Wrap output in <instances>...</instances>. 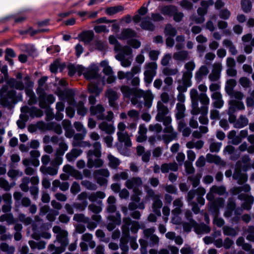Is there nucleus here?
I'll return each instance as SVG.
<instances>
[{"label":"nucleus","mask_w":254,"mask_h":254,"mask_svg":"<svg viewBox=\"0 0 254 254\" xmlns=\"http://www.w3.org/2000/svg\"><path fill=\"white\" fill-rule=\"evenodd\" d=\"M170 111L168 108L161 101H158L157 104V114L155 119L157 121L162 122L164 126L169 125L172 122L171 117L168 114Z\"/></svg>","instance_id":"f257e3e1"},{"label":"nucleus","mask_w":254,"mask_h":254,"mask_svg":"<svg viewBox=\"0 0 254 254\" xmlns=\"http://www.w3.org/2000/svg\"><path fill=\"white\" fill-rule=\"evenodd\" d=\"M53 231L57 234V240L61 244V248L56 249V252L52 254H60L64 251L63 248L68 244L67 232L57 226L53 227Z\"/></svg>","instance_id":"f03ea898"},{"label":"nucleus","mask_w":254,"mask_h":254,"mask_svg":"<svg viewBox=\"0 0 254 254\" xmlns=\"http://www.w3.org/2000/svg\"><path fill=\"white\" fill-rule=\"evenodd\" d=\"M16 92L13 90L8 91V86H3L0 90V103L2 106H9L14 101Z\"/></svg>","instance_id":"7ed1b4c3"},{"label":"nucleus","mask_w":254,"mask_h":254,"mask_svg":"<svg viewBox=\"0 0 254 254\" xmlns=\"http://www.w3.org/2000/svg\"><path fill=\"white\" fill-rule=\"evenodd\" d=\"M77 70L79 75L82 74L88 80L96 78L98 76L99 68L96 65H92L86 68L82 66H78Z\"/></svg>","instance_id":"20e7f679"},{"label":"nucleus","mask_w":254,"mask_h":254,"mask_svg":"<svg viewBox=\"0 0 254 254\" xmlns=\"http://www.w3.org/2000/svg\"><path fill=\"white\" fill-rule=\"evenodd\" d=\"M229 107L228 114L229 115V121L231 123H235L236 117L233 114L237 108L238 110H244L245 106L242 102L235 100H231L229 102Z\"/></svg>","instance_id":"39448f33"},{"label":"nucleus","mask_w":254,"mask_h":254,"mask_svg":"<svg viewBox=\"0 0 254 254\" xmlns=\"http://www.w3.org/2000/svg\"><path fill=\"white\" fill-rule=\"evenodd\" d=\"M142 180L139 177H134L128 179L125 182L126 187L128 189H132L134 193L141 194L142 192L139 189L138 187H141Z\"/></svg>","instance_id":"423d86ee"},{"label":"nucleus","mask_w":254,"mask_h":254,"mask_svg":"<svg viewBox=\"0 0 254 254\" xmlns=\"http://www.w3.org/2000/svg\"><path fill=\"white\" fill-rule=\"evenodd\" d=\"M192 76V73L190 71H185L183 72L182 79L178 80L179 85L177 89L179 92H186L187 88L191 86Z\"/></svg>","instance_id":"0eeeda50"},{"label":"nucleus","mask_w":254,"mask_h":254,"mask_svg":"<svg viewBox=\"0 0 254 254\" xmlns=\"http://www.w3.org/2000/svg\"><path fill=\"white\" fill-rule=\"evenodd\" d=\"M136 96L138 97H143L144 99V105L150 108L152 105L154 96L150 90L143 91L142 90H136Z\"/></svg>","instance_id":"6e6552de"},{"label":"nucleus","mask_w":254,"mask_h":254,"mask_svg":"<svg viewBox=\"0 0 254 254\" xmlns=\"http://www.w3.org/2000/svg\"><path fill=\"white\" fill-rule=\"evenodd\" d=\"M222 69V65L220 63H215L212 65L211 72L208 76V78L211 81H217L221 76V72Z\"/></svg>","instance_id":"1a4fd4ad"},{"label":"nucleus","mask_w":254,"mask_h":254,"mask_svg":"<svg viewBox=\"0 0 254 254\" xmlns=\"http://www.w3.org/2000/svg\"><path fill=\"white\" fill-rule=\"evenodd\" d=\"M226 192V189L224 186H213L210 189L208 193L206 195V198L209 201L214 200V193H217L220 195H223Z\"/></svg>","instance_id":"9d476101"},{"label":"nucleus","mask_w":254,"mask_h":254,"mask_svg":"<svg viewBox=\"0 0 254 254\" xmlns=\"http://www.w3.org/2000/svg\"><path fill=\"white\" fill-rule=\"evenodd\" d=\"M39 106L43 109L47 108L48 105L55 101V98L52 95H46L41 93L39 97Z\"/></svg>","instance_id":"9b49d317"},{"label":"nucleus","mask_w":254,"mask_h":254,"mask_svg":"<svg viewBox=\"0 0 254 254\" xmlns=\"http://www.w3.org/2000/svg\"><path fill=\"white\" fill-rule=\"evenodd\" d=\"M21 111L23 113H28L33 118L40 117L43 115L42 111L35 107L29 108L25 106L21 108Z\"/></svg>","instance_id":"f8f14e48"},{"label":"nucleus","mask_w":254,"mask_h":254,"mask_svg":"<svg viewBox=\"0 0 254 254\" xmlns=\"http://www.w3.org/2000/svg\"><path fill=\"white\" fill-rule=\"evenodd\" d=\"M124 225L122 227L123 233L126 235L125 238L121 239V245L127 244V238L129 235L128 226L131 224V220L129 218H125L123 219Z\"/></svg>","instance_id":"ddd939ff"},{"label":"nucleus","mask_w":254,"mask_h":254,"mask_svg":"<svg viewBox=\"0 0 254 254\" xmlns=\"http://www.w3.org/2000/svg\"><path fill=\"white\" fill-rule=\"evenodd\" d=\"M165 126L166 127L164 129V131L166 133H171L170 135H164L163 136V139H164L165 142L168 144L171 140L176 138L177 134L176 132L174 131V129L173 127L170 126V124Z\"/></svg>","instance_id":"4468645a"},{"label":"nucleus","mask_w":254,"mask_h":254,"mask_svg":"<svg viewBox=\"0 0 254 254\" xmlns=\"http://www.w3.org/2000/svg\"><path fill=\"white\" fill-rule=\"evenodd\" d=\"M108 220L110 222L108 224L107 228L109 231H112L116 225L121 224V215L119 213H117L116 216L110 215L108 217Z\"/></svg>","instance_id":"2eb2a0df"},{"label":"nucleus","mask_w":254,"mask_h":254,"mask_svg":"<svg viewBox=\"0 0 254 254\" xmlns=\"http://www.w3.org/2000/svg\"><path fill=\"white\" fill-rule=\"evenodd\" d=\"M91 114L96 116L97 118L100 120L105 119L104 112L105 109L101 105H97L96 106H91L90 107Z\"/></svg>","instance_id":"dca6fc26"},{"label":"nucleus","mask_w":254,"mask_h":254,"mask_svg":"<svg viewBox=\"0 0 254 254\" xmlns=\"http://www.w3.org/2000/svg\"><path fill=\"white\" fill-rule=\"evenodd\" d=\"M106 96L108 97L109 104L112 107H115V101L119 98V95L116 91L112 88H109L105 93Z\"/></svg>","instance_id":"f3484780"},{"label":"nucleus","mask_w":254,"mask_h":254,"mask_svg":"<svg viewBox=\"0 0 254 254\" xmlns=\"http://www.w3.org/2000/svg\"><path fill=\"white\" fill-rule=\"evenodd\" d=\"M211 98L214 100L213 105L215 108L220 109L222 107L224 101L222 99V96L219 92H214L211 95Z\"/></svg>","instance_id":"a211bd4d"},{"label":"nucleus","mask_w":254,"mask_h":254,"mask_svg":"<svg viewBox=\"0 0 254 254\" xmlns=\"http://www.w3.org/2000/svg\"><path fill=\"white\" fill-rule=\"evenodd\" d=\"M117 135L119 142L124 143V145L127 147H130L131 146L130 136L127 132L117 133Z\"/></svg>","instance_id":"6ab92c4d"},{"label":"nucleus","mask_w":254,"mask_h":254,"mask_svg":"<svg viewBox=\"0 0 254 254\" xmlns=\"http://www.w3.org/2000/svg\"><path fill=\"white\" fill-rule=\"evenodd\" d=\"M147 128L144 124L139 125L138 131V135L136 137V141L138 142H142L147 139L146 133Z\"/></svg>","instance_id":"aec40b11"},{"label":"nucleus","mask_w":254,"mask_h":254,"mask_svg":"<svg viewBox=\"0 0 254 254\" xmlns=\"http://www.w3.org/2000/svg\"><path fill=\"white\" fill-rule=\"evenodd\" d=\"M136 36V32L133 30L127 28L122 30L121 33L118 36V38L121 40H126L135 37Z\"/></svg>","instance_id":"412c9836"},{"label":"nucleus","mask_w":254,"mask_h":254,"mask_svg":"<svg viewBox=\"0 0 254 254\" xmlns=\"http://www.w3.org/2000/svg\"><path fill=\"white\" fill-rule=\"evenodd\" d=\"M175 208L172 210V213L174 215H178L182 213L181 208L183 206V202L181 198H177L173 202Z\"/></svg>","instance_id":"4be33fe9"},{"label":"nucleus","mask_w":254,"mask_h":254,"mask_svg":"<svg viewBox=\"0 0 254 254\" xmlns=\"http://www.w3.org/2000/svg\"><path fill=\"white\" fill-rule=\"evenodd\" d=\"M178 169V164L175 162L170 163H164L161 166V171L163 173H168L169 171H177Z\"/></svg>","instance_id":"5701e85b"},{"label":"nucleus","mask_w":254,"mask_h":254,"mask_svg":"<svg viewBox=\"0 0 254 254\" xmlns=\"http://www.w3.org/2000/svg\"><path fill=\"white\" fill-rule=\"evenodd\" d=\"M208 72V67L205 65H202L195 72V78L198 81H200L204 76L207 75Z\"/></svg>","instance_id":"b1692460"},{"label":"nucleus","mask_w":254,"mask_h":254,"mask_svg":"<svg viewBox=\"0 0 254 254\" xmlns=\"http://www.w3.org/2000/svg\"><path fill=\"white\" fill-rule=\"evenodd\" d=\"M233 177L234 179L238 180V183L239 184H243L247 181L248 179L247 176L246 174H241L240 173V169L239 167L236 169Z\"/></svg>","instance_id":"393cba45"},{"label":"nucleus","mask_w":254,"mask_h":254,"mask_svg":"<svg viewBox=\"0 0 254 254\" xmlns=\"http://www.w3.org/2000/svg\"><path fill=\"white\" fill-rule=\"evenodd\" d=\"M159 10L163 14L169 16L173 15L177 11L176 7L173 5L163 6L161 7Z\"/></svg>","instance_id":"a878e982"},{"label":"nucleus","mask_w":254,"mask_h":254,"mask_svg":"<svg viewBox=\"0 0 254 254\" xmlns=\"http://www.w3.org/2000/svg\"><path fill=\"white\" fill-rule=\"evenodd\" d=\"M99 128L106 133L111 134L115 131V127L112 124L103 122L99 125Z\"/></svg>","instance_id":"bb28decb"},{"label":"nucleus","mask_w":254,"mask_h":254,"mask_svg":"<svg viewBox=\"0 0 254 254\" xmlns=\"http://www.w3.org/2000/svg\"><path fill=\"white\" fill-rule=\"evenodd\" d=\"M82 152V150L80 149L73 148L66 154V158L68 161H74L78 156H79Z\"/></svg>","instance_id":"cd10ccee"},{"label":"nucleus","mask_w":254,"mask_h":254,"mask_svg":"<svg viewBox=\"0 0 254 254\" xmlns=\"http://www.w3.org/2000/svg\"><path fill=\"white\" fill-rule=\"evenodd\" d=\"M213 3L212 0H209L207 1H202L201 2V7L198 8L197 13L198 15L201 16H203L207 12V8L209 5H211Z\"/></svg>","instance_id":"c85d7f7f"},{"label":"nucleus","mask_w":254,"mask_h":254,"mask_svg":"<svg viewBox=\"0 0 254 254\" xmlns=\"http://www.w3.org/2000/svg\"><path fill=\"white\" fill-rule=\"evenodd\" d=\"M7 83L11 87L16 89L22 90L24 89V85L21 81L16 80L14 78H12L10 79Z\"/></svg>","instance_id":"c756f323"},{"label":"nucleus","mask_w":254,"mask_h":254,"mask_svg":"<svg viewBox=\"0 0 254 254\" xmlns=\"http://www.w3.org/2000/svg\"><path fill=\"white\" fill-rule=\"evenodd\" d=\"M94 33L92 31H86L83 32L79 35L81 40L86 43H88L93 38Z\"/></svg>","instance_id":"7c9ffc66"},{"label":"nucleus","mask_w":254,"mask_h":254,"mask_svg":"<svg viewBox=\"0 0 254 254\" xmlns=\"http://www.w3.org/2000/svg\"><path fill=\"white\" fill-rule=\"evenodd\" d=\"M141 20L140 26L142 28L147 30H153L154 29V25L150 21L149 17L143 18Z\"/></svg>","instance_id":"2f4dec72"},{"label":"nucleus","mask_w":254,"mask_h":254,"mask_svg":"<svg viewBox=\"0 0 254 254\" xmlns=\"http://www.w3.org/2000/svg\"><path fill=\"white\" fill-rule=\"evenodd\" d=\"M236 208V204L233 200L230 199L228 200L226 210L224 215L226 217H230L232 216L233 210Z\"/></svg>","instance_id":"473e14b6"},{"label":"nucleus","mask_w":254,"mask_h":254,"mask_svg":"<svg viewBox=\"0 0 254 254\" xmlns=\"http://www.w3.org/2000/svg\"><path fill=\"white\" fill-rule=\"evenodd\" d=\"M206 157V160L208 162L214 163L216 164L222 165H225V163L218 156L213 155L211 154H207Z\"/></svg>","instance_id":"72a5a7b5"},{"label":"nucleus","mask_w":254,"mask_h":254,"mask_svg":"<svg viewBox=\"0 0 254 254\" xmlns=\"http://www.w3.org/2000/svg\"><path fill=\"white\" fill-rule=\"evenodd\" d=\"M208 107L202 106L201 107V116L199 117L198 120L199 122L203 125H207L208 123V119L206 116L208 113Z\"/></svg>","instance_id":"f704fd0d"},{"label":"nucleus","mask_w":254,"mask_h":254,"mask_svg":"<svg viewBox=\"0 0 254 254\" xmlns=\"http://www.w3.org/2000/svg\"><path fill=\"white\" fill-rule=\"evenodd\" d=\"M107 157L109 160L108 165L110 167L116 169L119 166L120 164V161L118 158L115 157L111 154H109Z\"/></svg>","instance_id":"c9c22d12"},{"label":"nucleus","mask_w":254,"mask_h":254,"mask_svg":"<svg viewBox=\"0 0 254 254\" xmlns=\"http://www.w3.org/2000/svg\"><path fill=\"white\" fill-rule=\"evenodd\" d=\"M239 198L241 199L246 200L245 204L243 205V207L246 209H249L251 208V204L254 202V197L252 196H247L245 194H241L239 196Z\"/></svg>","instance_id":"e433bc0d"},{"label":"nucleus","mask_w":254,"mask_h":254,"mask_svg":"<svg viewBox=\"0 0 254 254\" xmlns=\"http://www.w3.org/2000/svg\"><path fill=\"white\" fill-rule=\"evenodd\" d=\"M173 59L177 61H185L189 59V53L186 51L175 52L173 54Z\"/></svg>","instance_id":"4c0bfd02"},{"label":"nucleus","mask_w":254,"mask_h":254,"mask_svg":"<svg viewBox=\"0 0 254 254\" xmlns=\"http://www.w3.org/2000/svg\"><path fill=\"white\" fill-rule=\"evenodd\" d=\"M237 84L236 81L234 79H230L227 81L225 86V91L229 95L233 93V89Z\"/></svg>","instance_id":"58836bf2"},{"label":"nucleus","mask_w":254,"mask_h":254,"mask_svg":"<svg viewBox=\"0 0 254 254\" xmlns=\"http://www.w3.org/2000/svg\"><path fill=\"white\" fill-rule=\"evenodd\" d=\"M162 202L160 199V197L157 198L153 199V203L152 205V208L153 211L158 216H161V212L159 209L162 206Z\"/></svg>","instance_id":"ea45409f"},{"label":"nucleus","mask_w":254,"mask_h":254,"mask_svg":"<svg viewBox=\"0 0 254 254\" xmlns=\"http://www.w3.org/2000/svg\"><path fill=\"white\" fill-rule=\"evenodd\" d=\"M248 124V119L244 116L241 115L234 124V127L236 128H242L246 126Z\"/></svg>","instance_id":"a19ab883"},{"label":"nucleus","mask_w":254,"mask_h":254,"mask_svg":"<svg viewBox=\"0 0 254 254\" xmlns=\"http://www.w3.org/2000/svg\"><path fill=\"white\" fill-rule=\"evenodd\" d=\"M147 8L144 6H142L138 10V14L135 15L133 17V20L136 23L139 22L142 19V16L144 15L147 12Z\"/></svg>","instance_id":"79ce46f5"},{"label":"nucleus","mask_w":254,"mask_h":254,"mask_svg":"<svg viewBox=\"0 0 254 254\" xmlns=\"http://www.w3.org/2000/svg\"><path fill=\"white\" fill-rule=\"evenodd\" d=\"M121 91L125 97L128 98L131 95H135L136 93V90L135 91L132 89L130 88L127 86H123L121 87Z\"/></svg>","instance_id":"37998d69"},{"label":"nucleus","mask_w":254,"mask_h":254,"mask_svg":"<svg viewBox=\"0 0 254 254\" xmlns=\"http://www.w3.org/2000/svg\"><path fill=\"white\" fill-rule=\"evenodd\" d=\"M176 107L177 113L176 117L177 119H181L185 116V106L183 103H177Z\"/></svg>","instance_id":"c03bdc74"},{"label":"nucleus","mask_w":254,"mask_h":254,"mask_svg":"<svg viewBox=\"0 0 254 254\" xmlns=\"http://www.w3.org/2000/svg\"><path fill=\"white\" fill-rule=\"evenodd\" d=\"M6 221L9 225L12 224L15 222L13 215L11 213H6L1 215L0 216V222Z\"/></svg>","instance_id":"a18cd8bd"},{"label":"nucleus","mask_w":254,"mask_h":254,"mask_svg":"<svg viewBox=\"0 0 254 254\" xmlns=\"http://www.w3.org/2000/svg\"><path fill=\"white\" fill-rule=\"evenodd\" d=\"M103 164V161L100 159L97 158L94 161L91 158H89L87 162V166L89 168H92L93 166L96 167H100Z\"/></svg>","instance_id":"49530a36"},{"label":"nucleus","mask_w":254,"mask_h":254,"mask_svg":"<svg viewBox=\"0 0 254 254\" xmlns=\"http://www.w3.org/2000/svg\"><path fill=\"white\" fill-rule=\"evenodd\" d=\"M223 233L227 236H235L239 231L237 228H233L229 226H224L223 228Z\"/></svg>","instance_id":"de8ad7c7"},{"label":"nucleus","mask_w":254,"mask_h":254,"mask_svg":"<svg viewBox=\"0 0 254 254\" xmlns=\"http://www.w3.org/2000/svg\"><path fill=\"white\" fill-rule=\"evenodd\" d=\"M123 10V7L121 5H118L116 6L107 7L105 9V12L108 15H112L122 11Z\"/></svg>","instance_id":"09e8293b"},{"label":"nucleus","mask_w":254,"mask_h":254,"mask_svg":"<svg viewBox=\"0 0 254 254\" xmlns=\"http://www.w3.org/2000/svg\"><path fill=\"white\" fill-rule=\"evenodd\" d=\"M32 249H38V250H42L45 248L46 243L44 241H40L36 243L33 241H29L28 242Z\"/></svg>","instance_id":"8fccbe9b"},{"label":"nucleus","mask_w":254,"mask_h":254,"mask_svg":"<svg viewBox=\"0 0 254 254\" xmlns=\"http://www.w3.org/2000/svg\"><path fill=\"white\" fill-rule=\"evenodd\" d=\"M1 250L7 254H13L15 251V248L13 246H9L7 244L2 243L0 244Z\"/></svg>","instance_id":"3c124183"},{"label":"nucleus","mask_w":254,"mask_h":254,"mask_svg":"<svg viewBox=\"0 0 254 254\" xmlns=\"http://www.w3.org/2000/svg\"><path fill=\"white\" fill-rule=\"evenodd\" d=\"M210 203V204L214 206L215 210L217 211L219 207L222 208L224 206L225 200L223 198H218Z\"/></svg>","instance_id":"603ef678"},{"label":"nucleus","mask_w":254,"mask_h":254,"mask_svg":"<svg viewBox=\"0 0 254 254\" xmlns=\"http://www.w3.org/2000/svg\"><path fill=\"white\" fill-rule=\"evenodd\" d=\"M116 59L121 62V64L124 67H128L130 66L131 62L128 59H126L124 58L122 54L120 53L116 56Z\"/></svg>","instance_id":"864d4df0"},{"label":"nucleus","mask_w":254,"mask_h":254,"mask_svg":"<svg viewBox=\"0 0 254 254\" xmlns=\"http://www.w3.org/2000/svg\"><path fill=\"white\" fill-rule=\"evenodd\" d=\"M146 70L147 72H150L153 75H156V69L157 68V65L156 63H149L145 64V65Z\"/></svg>","instance_id":"5fc2aeb1"},{"label":"nucleus","mask_w":254,"mask_h":254,"mask_svg":"<svg viewBox=\"0 0 254 254\" xmlns=\"http://www.w3.org/2000/svg\"><path fill=\"white\" fill-rule=\"evenodd\" d=\"M101 66L103 67V72L107 75L112 74L113 72L110 66L108 64L107 61H103L100 63Z\"/></svg>","instance_id":"6e6d98bb"},{"label":"nucleus","mask_w":254,"mask_h":254,"mask_svg":"<svg viewBox=\"0 0 254 254\" xmlns=\"http://www.w3.org/2000/svg\"><path fill=\"white\" fill-rule=\"evenodd\" d=\"M37 127L38 129L43 131L51 130L52 128V123L46 124L43 122H39L37 123Z\"/></svg>","instance_id":"4d7b16f0"},{"label":"nucleus","mask_w":254,"mask_h":254,"mask_svg":"<svg viewBox=\"0 0 254 254\" xmlns=\"http://www.w3.org/2000/svg\"><path fill=\"white\" fill-rule=\"evenodd\" d=\"M40 171L43 173H47L52 176L55 175L58 173L57 169L51 167H46L42 166L40 168Z\"/></svg>","instance_id":"13d9d810"},{"label":"nucleus","mask_w":254,"mask_h":254,"mask_svg":"<svg viewBox=\"0 0 254 254\" xmlns=\"http://www.w3.org/2000/svg\"><path fill=\"white\" fill-rule=\"evenodd\" d=\"M164 33L166 35L174 36L177 34V30L171 24H167L165 27Z\"/></svg>","instance_id":"bf43d9fd"},{"label":"nucleus","mask_w":254,"mask_h":254,"mask_svg":"<svg viewBox=\"0 0 254 254\" xmlns=\"http://www.w3.org/2000/svg\"><path fill=\"white\" fill-rule=\"evenodd\" d=\"M94 177L103 176L105 178H107L110 176V172L107 169H102L95 171L94 172Z\"/></svg>","instance_id":"052dcab7"},{"label":"nucleus","mask_w":254,"mask_h":254,"mask_svg":"<svg viewBox=\"0 0 254 254\" xmlns=\"http://www.w3.org/2000/svg\"><path fill=\"white\" fill-rule=\"evenodd\" d=\"M251 188L250 186L248 185H244L243 187H236L234 188L231 191L234 194H238L239 192H241L242 191H244L245 192H248L250 190Z\"/></svg>","instance_id":"680f3d73"},{"label":"nucleus","mask_w":254,"mask_h":254,"mask_svg":"<svg viewBox=\"0 0 254 254\" xmlns=\"http://www.w3.org/2000/svg\"><path fill=\"white\" fill-rule=\"evenodd\" d=\"M59 147L56 151V154L63 155L64 152L68 149V145L64 142L59 143Z\"/></svg>","instance_id":"e2e57ef3"},{"label":"nucleus","mask_w":254,"mask_h":254,"mask_svg":"<svg viewBox=\"0 0 254 254\" xmlns=\"http://www.w3.org/2000/svg\"><path fill=\"white\" fill-rule=\"evenodd\" d=\"M198 99L201 104L203 105V106L208 107L210 100L209 97L205 93L200 94L198 96Z\"/></svg>","instance_id":"0e129e2a"},{"label":"nucleus","mask_w":254,"mask_h":254,"mask_svg":"<svg viewBox=\"0 0 254 254\" xmlns=\"http://www.w3.org/2000/svg\"><path fill=\"white\" fill-rule=\"evenodd\" d=\"M179 70L177 68H171L166 67L162 70L163 73L165 75H174L177 74Z\"/></svg>","instance_id":"69168bd1"},{"label":"nucleus","mask_w":254,"mask_h":254,"mask_svg":"<svg viewBox=\"0 0 254 254\" xmlns=\"http://www.w3.org/2000/svg\"><path fill=\"white\" fill-rule=\"evenodd\" d=\"M76 108L77 113L81 116L85 115L87 112V109L84 107L83 103L81 101L77 104Z\"/></svg>","instance_id":"338daca9"},{"label":"nucleus","mask_w":254,"mask_h":254,"mask_svg":"<svg viewBox=\"0 0 254 254\" xmlns=\"http://www.w3.org/2000/svg\"><path fill=\"white\" fill-rule=\"evenodd\" d=\"M128 177V174L127 172H121L119 173H117L114 175L113 178L115 181H118L120 179L124 180H127Z\"/></svg>","instance_id":"774afa93"}]
</instances>
